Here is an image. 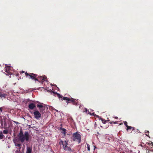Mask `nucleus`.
I'll use <instances>...</instances> for the list:
<instances>
[{
    "instance_id": "13",
    "label": "nucleus",
    "mask_w": 153,
    "mask_h": 153,
    "mask_svg": "<svg viewBox=\"0 0 153 153\" xmlns=\"http://www.w3.org/2000/svg\"><path fill=\"white\" fill-rule=\"evenodd\" d=\"M39 79L40 80H42L41 81H43V80H45V79L46 78V77L45 76H44L43 77L42 76H38V77Z\"/></svg>"
},
{
    "instance_id": "29",
    "label": "nucleus",
    "mask_w": 153,
    "mask_h": 153,
    "mask_svg": "<svg viewBox=\"0 0 153 153\" xmlns=\"http://www.w3.org/2000/svg\"><path fill=\"white\" fill-rule=\"evenodd\" d=\"M4 122L3 120H1V125L2 126V127H3V123H4Z\"/></svg>"
},
{
    "instance_id": "16",
    "label": "nucleus",
    "mask_w": 153,
    "mask_h": 153,
    "mask_svg": "<svg viewBox=\"0 0 153 153\" xmlns=\"http://www.w3.org/2000/svg\"><path fill=\"white\" fill-rule=\"evenodd\" d=\"M4 137V136L2 134V131H0V139H2Z\"/></svg>"
},
{
    "instance_id": "7",
    "label": "nucleus",
    "mask_w": 153,
    "mask_h": 153,
    "mask_svg": "<svg viewBox=\"0 0 153 153\" xmlns=\"http://www.w3.org/2000/svg\"><path fill=\"white\" fill-rule=\"evenodd\" d=\"M54 94V95L55 96H57L58 97L59 99L61 100H64V97H63L62 95L60 94H59L57 93L56 92H54L51 90Z\"/></svg>"
},
{
    "instance_id": "6",
    "label": "nucleus",
    "mask_w": 153,
    "mask_h": 153,
    "mask_svg": "<svg viewBox=\"0 0 153 153\" xmlns=\"http://www.w3.org/2000/svg\"><path fill=\"white\" fill-rule=\"evenodd\" d=\"M37 107L39 108V110L41 113H44L45 109V107L43 106L41 104H37Z\"/></svg>"
},
{
    "instance_id": "12",
    "label": "nucleus",
    "mask_w": 153,
    "mask_h": 153,
    "mask_svg": "<svg viewBox=\"0 0 153 153\" xmlns=\"http://www.w3.org/2000/svg\"><path fill=\"white\" fill-rule=\"evenodd\" d=\"M60 129L61 130L62 132V133L64 135V136H65L66 135V129L63 128H60Z\"/></svg>"
},
{
    "instance_id": "20",
    "label": "nucleus",
    "mask_w": 153,
    "mask_h": 153,
    "mask_svg": "<svg viewBox=\"0 0 153 153\" xmlns=\"http://www.w3.org/2000/svg\"><path fill=\"white\" fill-rule=\"evenodd\" d=\"M101 120L102 122V123L104 124H105L107 121H109V120H105L103 118L102 119H101Z\"/></svg>"
},
{
    "instance_id": "21",
    "label": "nucleus",
    "mask_w": 153,
    "mask_h": 153,
    "mask_svg": "<svg viewBox=\"0 0 153 153\" xmlns=\"http://www.w3.org/2000/svg\"><path fill=\"white\" fill-rule=\"evenodd\" d=\"M71 103L72 104L75 105H77V102L75 101V99H74L73 100V102H72Z\"/></svg>"
},
{
    "instance_id": "28",
    "label": "nucleus",
    "mask_w": 153,
    "mask_h": 153,
    "mask_svg": "<svg viewBox=\"0 0 153 153\" xmlns=\"http://www.w3.org/2000/svg\"><path fill=\"white\" fill-rule=\"evenodd\" d=\"M97 117H98L99 120H101V119H102V118H101L99 116H98V115L97 116Z\"/></svg>"
},
{
    "instance_id": "4",
    "label": "nucleus",
    "mask_w": 153,
    "mask_h": 153,
    "mask_svg": "<svg viewBox=\"0 0 153 153\" xmlns=\"http://www.w3.org/2000/svg\"><path fill=\"white\" fill-rule=\"evenodd\" d=\"M25 74L27 78L29 79H31L33 80L35 79V77H38V75L33 73H28L27 72H26L25 73Z\"/></svg>"
},
{
    "instance_id": "25",
    "label": "nucleus",
    "mask_w": 153,
    "mask_h": 153,
    "mask_svg": "<svg viewBox=\"0 0 153 153\" xmlns=\"http://www.w3.org/2000/svg\"><path fill=\"white\" fill-rule=\"evenodd\" d=\"M86 145H87V149H88V150L89 151H90V145L89 144H88V143H86Z\"/></svg>"
},
{
    "instance_id": "8",
    "label": "nucleus",
    "mask_w": 153,
    "mask_h": 153,
    "mask_svg": "<svg viewBox=\"0 0 153 153\" xmlns=\"http://www.w3.org/2000/svg\"><path fill=\"white\" fill-rule=\"evenodd\" d=\"M11 67L8 66L5 68V72L7 73L8 75H11L12 74L11 71Z\"/></svg>"
},
{
    "instance_id": "14",
    "label": "nucleus",
    "mask_w": 153,
    "mask_h": 153,
    "mask_svg": "<svg viewBox=\"0 0 153 153\" xmlns=\"http://www.w3.org/2000/svg\"><path fill=\"white\" fill-rule=\"evenodd\" d=\"M15 145L16 146H17L19 148V150H20L21 148V145L20 143H15Z\"/></svg>"
},
{
    "instance_id": "19",
    "label": "nucleus",
    "mask_w": 153,
    "mask_h": 153,
    "mask_svg": "<svg viewBox=\"0 0 153 153\" xmlns=\"http://www.w3.org/2000/svg\"><path fill=\"white\" fill-rule=\"evenodd\" d=\"M39 77H35V79H34V80H35V81H39V82H42V83L43 82V81H40L39 80Z\"/></svg>"
},
{
    "instance_id": "17",
    "label": "nucleus",
    "mask_w": 153,
    "mask_h": 153,
    "mask_svg": "<svg viewBox=\"0 0 153 153\" xmlns=\"http://www.w3.org/2000/svg\"><path fill=\"white\" fill-rule=\"evenodd\" d=\"M145 133H146V136H147L148 137H149V138H150V137L149 136V131H147V130H146L145 131Z\"/></svg>"
},
{
    "instance_id": "18",
    "label": "nucleus",
    "mask_w": 153,
    "mask_h": 153,
    "mask_svg": "<svg viewBox=\"0 0 153 153\" xmlns=\"http://www.w3.org/2000/svg\"><path fill=\"white\" fill-rule=\"evenodd\" d=\"M149 146L150 147V150L152 151H153V143L152 142V143L150 144V145Z\"/></svg>"
},
{
    "instance_id": "11",
    "label": "nucleus",
    "mask_w": 153,
    "mask_h": 153,
    "mask_svg": "<svg viewBox=\"0 0 153 153\" xmlns=\"http://www.w3.org/2000/svg\"><path fill=\"white\" fill-rule=\"evenodd\" d=\"M32 148L30 147H27L26 153H31Z\"/></svg>"
},
{
    "instance_id": "36",
    "label": "nucleus",
    "mask_w": 153,
    "mask_h": 153,
    "mask_svg": "<svg viewBox=\"0 0 153 153\" xmlns=\"http://www.w3.org/2000/svg\"><path fill=\"white\" fill-rule=\"evenodd\" d=\"M96 123L95 124V126H96Z\"/></svg>"
},
{
    "instance_id": "32",
    "label": "nucleus",
    "mask_w": 153,
    "mask_h": 153,
    "mask_svg": "<svg viewBox=\"0 0 153 153\" xmlns=\"http://www.w3.org/2000/svg\"><path fill=\"white\" fill-rule=\"evenodd\" d=\"M115 119H117L118 118V117H115Z\"/></svg>"
},
{
    "instance_id": "9",
    "label": "nucleus",
    "mask_w": 153,
    "mask_h": 153,
    "mask_svg": "<svg viewBox=\"0 0 153 153\" xmlns=\"http://www.w3.org/2000/svg\"><path fill=\"white\" fill-rule=\"evenodd\" d=\"M64 100H66V102L67 104L70 103H72L73 102L74 99L71 98H68V97H64Z\"/></svg>"
},
{
    "instance_id": "5",
    "label": "nucleus",
    "mask_w": 153,
    "mask_h": 153,
    "mask_svg": "<svg viewBox=\"0 0 153 153\" xmlns=\"http://www.w3.org/2000/svg\"><path fill=\"white\" fill-rule=\"evenodd\" d=\"M34 117L36 119H39L41 117V114L38 111H35L33 112Z\"/></svg>"
},
{
    "instance_id": "31",
    "label": "nucleus",
    "mask_w": 153,
    "mask_h": 153,
    "mask_svg": "<svg viewBox=\"0 0 153 153\" xmlns=\"http://www.w3.org/2000/svg\"><path fill=\"white\" fill-rule=\"evenodd\" d=\"M2 109L0 107V111H1V112H2Z\"/></svg>"
},
{
    "instance_id": "26",
    "label": "nucleus",
    "mask_w": 153,
    "mask_h": 153,
    "mask_svg": "<svg viewBox=\"0 0 153 153\" xmlns=\"http://www.w3.org/2000/svg\"><path fill=\"white\" fill-rule=\"evenodd\" d=\"M6 122H4V126L3 127H2L4 129L6 128Z\"/></svg>"
},
{
    "instance_id": "3",
    "label": "nucleus",
    "mask_w": 153,
    "mask_h": 153,
    "mask_svg": "<svg viewBox=\"0 0 153 153\" xmlns=\"http://www.w3.org/2000/svg\"><path fill=\"white\" fill-rule=\"evenodd\" d=\"M72 139L73 141L77 142L78 144L80 143L81 140V135L78 132L73 134Z\"/></svg>"
},
{
    "instance_id": "30",
    "label": "nucleus",
    "mask_w": 153,
    "mask_h": 153,
    "mask_svg": "<svg viewBox=\"0 0 153 153\" xmlns=\"http://www.w3.org/2000/svg\"><path fill=\"white\" fill-rule=\"evenodd\" d=\"M112 123H113L114 124H115L117 123L116 122H110V124H112Z\"/></svg>"
},
{
    "instance_id": "27",
    "label": "nucleus",
    "mask_w": 153,
    "mask_h": 153,
    "mask_svg": "<svg viewBox=\"0 0 153 153\" xmlns=\"http://www.w3.org/2000/svg\"><path fill=\"white\" fill-rule=\"evenodd\" d=\"M124 124L126 126V127H127L128 126L127 125V122L126 121H125L124 122Z\"/></svg>"
},
{
    "instance_id": "15",
    "label": "nucleus",
    "mask_w": 153,
    "mask_h": 153,
    "mask_svg": "<svg viewBox=\"0 0 153 153\" xmlns=\"http://www.w3.org/2000/svg\"><path fill=\"white\" fill-rule=\"evenodd\" d=\"M127 130H130V129H132V130H134V128H135L134 127H132L131 126H128L127 127Z\"/></svg>"
},
{
    "instance_id": "22",
    "label": "nucleus",
    "mask_w": 153,
    "mask_h": 153,
    "mask_svg": "<svg viewBox=\"0 0 153 153\" xmlns=\"http://www.w3.org/2000/svg\"><path fill=\"white\" fill-rule=\"evenodd\" d=\"M3 133L4 134H6L8 133V131L7 130H4L3 131Z\"/></svg>"
},
{
    "instance_id": "35",
    "label": "nucleus",
    "mask_w": 153,
    "mask_h": 153,
    "mask_svg": "<svg viewBox=\"0 0 153 153\" xmlns=\"http://www.w3.org/2000/svg\"><path fill=\"white\" fill-rule=\"evenodd\" d=\"M96 123L95 124V126H96Z\"/></svg>"
},
{
    "instance_id": "23",
    "label": "nucleus",
    "mask_w": 153,
    "mask_h": 153,
    "mask_svg": "<svg viewBox=\"0 0 153 153\" xmlns=\"http://www.w3.org/2000/svg\"><path fill=\"white\" fill-rule=\"evenodd\" d=\"M152 143V142L151 141H149L148 142H147L146 143V144L147 145H148L149 146L150 145V144Z\"/></svg>"
},
{
    "instance_id": "24",
    "label": "nucleus",
    "mask_w": 153,
    "mask_h": 153,
    "mask_svg": "<svg viewBox=\"0 0 153 153\" xmlns=\"http://www.w3.org/2000/svg\"><path fill=\"white\" fill-rule=\"evenodd\" d=\"M6 96V95L4 94H2L1 93H0V97H4Z\"/></svg>"
},
{
    "instance_id": "2",
    "label": "nucleus",
    "mask_w": 153,
    "mask_h": 153,
    "mask_svg": "<svg viewBox=\"0 0 153 153\" xmlns=\"http://www.w3.org/2000/svg\"><path fill=\"white\" fill-rule=\"evenodd\" d=\"M68 141H64L61 140L59 143V144H62L64 150L68 152V153H71V152H75V151L74 149H71V148L68 146Z\"/></svg>"
},
{
    "instance_id": "1",
    "label": "nucleus",
    "mask_w": 153,
    "mask_h": 153,
    "mask_svg": "<svg viewBox=\"0 0 153 153\" xmlns=\"http://www.w3.org/2000/svg\"><path fill=\"white\" fill-rule=\"evenodd\" d=\"M29 134L28 132L25 131L24 134L22 130H20L18 135L19 140L23 143L25 140L28 141L29 140Z\"/></svg>"
},
{
    "instance_id": "37",
    "label": "nucleus",
    "mask_w": 153,
    "mask_h": 153,
    "mask_svg": "<svg viewBox=\"0 0 153 153\" xmlns=\"http://www.w3.org/2000/svg\"><path fill=\"white\" fill-rule=\"evenodd\" d=\"M56 110V111H57V110Z\"/></svg>"
},
{
    "instance_id": "34",
    "label": "nucleus",
    "mask_w": 153,
    "mask_h": 153,
    "mask_svg": "<svg viewBox=\"0 0 153 153\" xmlns=\"http://www.w3.org/2000/svg\"><path fill=\"white\" fill-rule=\"evenodd\" d=\"M22 73H24V71H22Z\"/></svg>"
},
{
    "instance_id": "10",
    "label": "nucleus",
    "mask_w": 153,
    "mask_h": 153,
    "mask_svg": "<svg viewBox=\"0 0 153 153\" xmlns=\"http://www.w3.org/2000/svg\"><path fill=\"white\" fill-rule=\"evenodd\" d=\"M36 107L35 105L33 103H31L30 104L28 105L29 108L33 109Z\"/></svg>"
},
{
    "instance_id": "33",
    "label": "nucleus",
    "mask_w": 153,
    "mask_h": 153,
    "mask_svg": "<svg viewBox=\"0 0 153 153\" xmlns=\"http://www.w3.org/2000/svg\"><path fill=\"white\" fill-rule=\"evenodd\" d=\"M85 111H86V112H87V111H88V110H87V109H85Z\"/></svg>"
}]
</instances>
